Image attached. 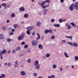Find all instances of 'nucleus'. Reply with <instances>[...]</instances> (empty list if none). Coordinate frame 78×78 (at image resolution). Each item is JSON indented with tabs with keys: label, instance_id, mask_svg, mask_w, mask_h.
Masks as SVG:
<instances>
[{
	"label": "nucleus",
	"instance_id": "f257e3e1",
	"mask_svg": "<svg viewBox=\"0 0 78 78\" xmlns=\"http://www.w3.org/2000/svg\"><path fill=\"white\" fill-rule=\"evenodd\" d=\"M34 66H35V68L37 70H39L41 66L40 64H39V61L36 60L34 62Z\"/></svg>",
	"mask_w": 78,
	"mask_h": 78
},
{
	"label": "nucleus",
	"instance_id": "f03ea898",
	"mask_svg": "<svg viewBox=\"0 0 78 78\" xmlns=\"http://www.w3.org/2000/svg\"><path fill=\"white\" fill-rule=\"evenodd\" d=\"M25 34H23L19 36L18 38V41L23 40V39L24 37H25Z\"/></svg>",
	"mask_w": 78,
	"mask_h": 78
},
{
	"label": "nucleus",
	"instance_id": "7ed1b4c3",
	"mask_svg": "<svg viewBox=\"0 0 78 78\" xmlns=\"http://www.w3.org/2000/svg\"><path fill=\"white\" fill-rule=\"evenodd\" d=\"M31 43L33 46H34L37 45L38 44V42L36 40H33L32 41Z\"/></svg>",
	"mask_w": 78,
	"mask_h": 78
},
{
	"label": "nucleus",
	"instance_id": "20e7f679",
	"mask_svg": "<svg viewBox=\"0 0 78 78\" xmlns=\"http://www.w3.org/2000/svg\"><path fill=\"white\" fill-rule=\"evenodd\" d=\"M74 5L75 10L78 11V2H76Z\"/></svg>",
	"mask_w": 78,
	"mask_h": 78
},
{
	"label": "nucleus",
	"instance_id": "39448f33",
	"mask_svg": "<svg viewBox=\"0 0 78 78\" xmlns=\"http://www.w3.org/2000/svg\"><path fill=\"white\" fill-rule=\"evenodd\" d=\"M74 4H73V3L69 7V9L70 11H73V9H74Z\"/></svg>",
	"mask_w": 78,
	"mask_h": 78
},
{
	"label": "nucleus",
	"instance_id": "423d86ee",
	"mask_svg": "<svg viewBox=\"0 0 78 78\" xmlns=\"http://www.w3.org/2000/svg\"><path fill=\"white\" fill-rule=\"evenodd\" d=\"M48 11V9H45L43 12V14L44 16H46L47 14V12Z\"/></svg>",
	"mask_w": 78,
	"mask_h": 78
},
{
	"label": "nucleus",
	"instance_id": "0eeeda50",
	"mask_svg": "<svg viewBox=\"0 0 78 78\" xmlns=\"http://www.w3.org/2000/svg\"><path fill=\"white\" fill-rule=\"evenodd\" d=\"M66 27H67V30H70L71 29L72 27H71V26L70 25L68 24L67 23H66Z\"/></svg>",
	"mask_w": 78,
	"mask_h": 78
},
{
	"label": "nucleus",
	"instance_id": "6e6552de",
	"mask_svg": "<svg viewBox=\"0 0 78 78\" xmlns=\"http://www.w3.org/2000/svg\"><path fill=\"white\" fill-rule=\"evenodd\" d=\"M5 39L4 35L2 34H0V40H3Z\"/></svg>",
	"mask_w": 78,
	"mask_h": 78
},
{
	"label": "nucleus",
	"instance_id": "1a4fd4ad",
	"mask_svg": "<svg viewBox=\"0 0 78 78\" xmlns=\"http://www.w3.org/2000/svg\"><path fill=\"white\" fill-rule=\"evenodd\" d=\"M6 53V50L5 49H4L2 52H0V54H2V55H3V54H5Z\"/></svg>",
	"mask_w": 78,
	"mask_h": 78
},
{
	"label": "nucleus",
	"instance_id": "9d476101",
	"mask_svg": "<svg viewBox=\"0 0 78 78\" xmlns=\"http://www.w3.org/2000/svg\"><path fill=\"white\" fill-rule=\"evenodd\" d=\"M27 30H28V31H31L32 30V29H33V27H27Z\"/></svg>",
	"mask_w": 78,
	"mask_h": 78
},
{
	"label": "nucleus",
	"instance_id": "9b49d317",
	"mask_svg": "<svg viewBox=\"0 0 78 78\" xmlns=\"http://www.w3.org/2000/svg\"><path fill=\"white\" fill-rule=\"evenodd\" d=\"M63 54L65 56L66 58H69V55H68L67 53L66 52H65L63 53Z\"/></svg>",
	"mask_w": 78,
	"mask_h": 78
},
{
	"label": "nucleus",
	"instance_id": "f8f14e48",
	"mask_svg": "<svg viewBox=\"0 0 78 78\" xmlns=\"http://www.w3.org/2000/svg\"><path fill=\"white\" fill-rule=\"evenodd\" d=\"M45 1H44L43 2H42V3H41L40 4V6H41V7H42V8H44V6H44V4H45Z\"/></svg>",
	"mask_w": 78,
	"mask_h": 78
},
{
	"label": "nucleus",
	"instance_id": "ddd939ff",
	"mask_svg": "<svg viewBox=\"0 0 78 78\" xmlns=\"http://www.w3.org/2000/svg\"><path fill=\"white\" fill-rule=\"evenodd\" d=\"M20 11H25V8L23 7H21L20 8Z\"/></svg>",
	"mask_w": 78,
	"mask_h": 78
},
{
	"label": "nucleus",
	"instance_id": "4468645a",
	"mask_svg": "<svg viewBox=\"0 0 78 78\" xmlns=\"http://www.w3.org/2000/svg\"><path fill=\"white\" fill-rule=\"evenodd\" d=\"M37 37H37L36 38V40H37L38 39H40V38L41 37V36H40V34L39 33H37Z\"/></svg>",
	"mask_w": 78,
	"mask_h": 78
},
{
	"label": "nucleus",
	"instance_id": "2eb2a0df",
	"mask_svg": "<svg viewBox=\"0 0 78 78\" xmlns=\"http://www.w3.org/2000/svg\"><path fill=\"white\" fill-rule=\"evenodd\" d=\"M18 26H19V24H15L13 25V27L15 29H16V28H17Z\"/></svg>",
	"mask_w": 78,
	"mask_h": 78
},
{
	"label": "nucleus",
	"instance_id": "dca6fc26",
	"mask_svg": "<svg viewBox=\"0 0 78 78\" xmlns=\"http://www.w3.org/2000/svg\"><path fill=\"white\" fill-rule=\"evenodd\" d=\"M20 74L22 76H25V72L24 71H21L20 72Z\"/></svg>",
	"mask_w": 78,
	"mask_h": 78
},
{
	"label": "nucleus",
	"instance_id": "f3484780",
	"mask_svg": "<svg viewBox=\"0 0 78 78\" xmlns=\"http://www.w3.org/2000/svg\"><path fill=\"white\" fill-rule=\"evenodd\" d=\"M65 37L66 38H67V39H70V40H72V36H66Z\"/></svg>",
	"mask_w": 78,
	"mask_h": 78
},
{
	"label": "nucleus",
	"instance_id": "a211bd4d",
	"mask_svg": "<svg viewBox=\"0 0 78 78\" xmlns=\"http://www.w3.org/2000/svg\"><path fill=\"white\" fill-rule=\"evenodd\" d=\"M45 56L46 58H48L50 57V54L48 53H47L45 54Z\"/></svg>",
	"mask_w": 78,
	"mask_h": 78
},
{
	"label": "nucleus",
	"instance_id": "6ab92c4d",
	"mask_svg": "<svg viewBox=\"0 0 78 78\" xmlns=\"http://www.w3.org/2000/svg\"><path fill=\"white\" fill-rule=\"evenodd\" d=\"M70 24L73 27H76V24L74 23L73 22H72L70 23Z\"/></svg>",
	"mask_w": 78,
	"mask_h": 78
},
{
	"label": "nucleus",
	"instance_id": "aec40b11",
	"mask_svg": "<svg viewBox=\"0 0 78 78\" xmlns=\"http://www.w3.org/2000/svg\"><path fill=\"white\" fill-rule=\"evenodd\" d=\"M72 47H78V44L76 43H73Z\"/></svg>",
	"mask_w": 78,
	"mask_h": 78
},
{
	"label": "nucleus",
	"instance_id": "412c9836",
	"mask_svg": "<svg viewBox=\"0 0 78 78\" xmlns=\"http://www.w3.org/2000/svg\"><path fill=\"white\" fill-rule=\"evenodd\" d=\"M38 48H40V49H42V48H43V46L42 44H40L38 45Z\"/></svg>",
	"mask_w": 78,
	"mask_h": 78
},
{
	"label": "nucleus",
	"instance_id": "4be33fe9",
	"mask_svg": "<svg viewBox=\"0 0 78 78\" xmlns=\"http://www.w3.org/2000/svg\"><path fill=\"white\" fill-rule=\"evenodd\" d=\"M48 78H55V75H52L51 76H48Z\"/></svg>",
	"mask_w": 78,
	"mask_h": 78
},
{
	"label": "nucleus",
	"instance_id": "5701e85b",
	"mask_svg": "<svg viewBox=\"0 0 78 78\" xmlns=\"http://www.w3.org/2000/svg\"><path fill=\"white\" fill-rule=\"evenodd\" d=\"M41 25V23L39 22H37V27H39Z\"/></svg>",
	"mask_w": 78,
	"mask_h": 78
},
{
	"label": "nucleus",
	"instance_id": "b1692460",
	"mask_svg": "<svg viewBox=\"0 0 78 78\" xmlns=\"http://www.w3.org/2000/svg\"><path fill=\"white\" fill-rule=\"evenodd\" d=\"M21 48L20 47H18L16 48V51H19L20 50Z\"/></svg>",
	"mask_w": 78,
	"mask_h": 78
},
{
	"label": "nucleus",
	"instance_id": "393cba45",
	"mask_svg": "<svg viewBox=\"0 0 78 78\" xmlns=\"http://www.w3.org/2000/svg\"><path fill=\"white\" fill-rule=\"evenodd\" d=\"M54 27H60V24H55L54 25Z\"/></svg>",
	"mask_w": 78,
	"mask_h": 78
},
{
	"label": "nucleus",
	"instance_id": "a878e982",
	"mask_svg": "<svg viewBox=\"0 0 78 78\" xmlns=\"http://www.w3.org/2000/svg\"><path fill=\"white\" fill-rule=\"evenodd\" d=\"M52 68L54 69H56L57 68V66L56 64H53L52 65Z\"/></svg>",
	"mask_w": 78,
	"mask_h": 78
},
{
	"label": "nucleus",
	"instance_id": "bb28decb",
	"mask_svg": "<svg viewBox=\"0 0 78 78\" xmlns=\"http://www.w3.org/2000/svg\"><path fill=\"white\" fill-rule=\"evenodd\" d=\"M10 6L11 5H6V7L4 8V9H7L8 8H10Z\"/></svg>",
	"mask_w": 78,
	"mask_h": 78
},
{
	"label": "nucleus",
	"instance_id": "cd10ccee",
	"mask_svg": "<svg viewBox=\"0 0 78 78\" xmlns=\"http://www.w3.org/2000/svg\"><path fill=\"white\" fill-rule=\"evenodd\" d=\"M24 17L25 18H27L28 17V14L27 13L25 14L24 15Z\"/></svg>",
	"mask_w": 78,
	"mask_h": 78
},
{
	"label": "nucleus",
	"instance_id": "c85d7f7f",
	"mask_svg": "<svg viewBox=\"0 0 78 78\" xmlns=\"http://www.w3.org/2000/svg\"><path fill=\"white\" fill-rule=\"evenodd\" d=\"M2 6H3V7H4V8H5V7H6L7 5L6 4L3 3L2 4Z\"/></svg>",
	"mask_w": 78,
	"mask_h": 78
},
{
	"label": "nucleus",
	"instance_id": "c756f323",
	"mask_svg": "<svg viewBox=\"0 0 78 78\" xmlns=\"http://www.w3.org/2000/svg\"><path fill=\"white\" fill-rule=\"evenodd\" d=\"M3 31H5L6 30V27L3 26L2 27Z\"/></svg>",
	"mask_w": 78,
	"mask_h": 78
},
{
	"label": "nucleus",
	"instance_id": "7c9ffc66",
	"mask_svg": "<svg viewBox=\"0 0 78 78\" xmlns=\"http://www.w3.org/2000/svg\"><path fill=\"white\" fill-rule=\"evenodd\" d=\"M31 62V59L30 58L28 59L27 60V62L28 63H30Z\"/></svg>",
	"mask_w": 78,
	"mask_h": 78
},
{
	"label": "nucleus",
	"instance_id": "2f4dec72",
	"mask_svg": "<svg viewBox=\"0 0 78 78\" xmlns=\"http://www.w3.org/2000/svg\"><path fill=\"white\" fill-rule=\"evenodd\" d=\"M74 59L75 61H78V56H77L74 57Z\"/></svg>",
	"mask_w": 78,
	"mask_h": 78
},
{
	"label": "nucleus",
	"instance_id": "473e14b6",
	"mask_svg": "<svg viewBox=\"0 0 78 78\" xmlns=\"http://www.w3.org/2000/svg\"><path fill=\"white\" fill-rule=\"evenodd\" d=\"M67 43L69 45H71V46L72 47V45H73V43L72 42H68Z\"/></svg>",
	"mask_w": 78,
	"mask_h": 78
},
{
	"label": "nucleus",
	"instance_id": "72a5a7b5",
	"mask_svg": "<svg viewBox=\"0 0 78 78\" xmlns=\"http://www.w3.org/2000/svg\"><path fill=\"white\" fill-rule=\"evenodd\" d=\"M16 49H13L12 51V53H13V54H15L16 53Z\"/></svg>",
	"mask_w": 78,
	"mask_h": 78
},
{
	"label": "nucleus",
	"instance_id": "f704fd0d",
	"mask_svg": "<svg viewBox=\"0 0 78 78\" xmlns=\"http://www.w3.org/2000/svg\"><path fill=\"white\" fill-rule=\"evenodd\" d=\"M58 69L60 70V71H62L63 70V68L62 67H60Z\"/></svg>",
	"mask_w": 78,
	"mask_h": 78
},
{
	"label": "nucleus",
	"instance_id": "c9c22d12",
	"mask_svg": "<svg viewBox=\"0 0 78 78\" xmlns=\"http://www.w3.org/2000/svg\"><path fill=\"white\" fill-rule=\"evenodd\" d=\"M1 75L2 77V78H5V74H1Z\"/></svg>",
	"mask_w": 78,
	"mask_h": 78
},
{
	"label": "nucleus",
	"instance_id": "e433bc0d",
	"mask_svg": "<svg viewBox=\"0 0 78 78\" xmlns=\"http://www.w3.org/2000/svg\"><path fill=\"white\" fill-rule=\"evenodd\" d=\"M0 14L1 15H3L4 14V13H3V12L2 10H0Z\"/></svg>",
	"mask_w": 78,
	"mask_h": 78
},
{
	"label": "nucleus",
	"instance_id": "4c0bfd02",
	"mask_svg": "<svg viewBox=\"0 0 78 78\" xmlns=\"http://www.w3.org/2000/svg\"><path fill=\"white\" fill-rule=\"evenodd\" d=\"M59 22H60V23H61L63 22V20L62 19L60 18L59 19Z\"/></svg>",
	"mask_w": 78,
	"mask_h": 78
},
{
	"label": "nucleus",
	"instance_id": "58836bf2",
	"mask_svg": "<svg viewBox=\"0 0 78 78\" xmlns=\"http://www.w3.org/2000/svg\"><path fill=\"white\" fill-rule=\"evenodd\" d=\"M45 3H50V0H46L45 1H44Z\"/></svg>",
	"mask_w": 78,
	"mask_h": 78
},
{
	"label": "nucleus",
	"instance_id": "ea45409f",
	"mask_svg": "<svg viewBox=\"0 0 78 78\" xmlns=\"http://www.w3.org/2000/svg\"><path fill=\"white\" fill-rule=\"evenodd\" d=\"M44 33L45 34H47L48 33V30H45L44 31Z\"/></svg>",
	"mask_w": 78,
	"mask_h": 78
},
{
	"label": "nucleus",
	"instance_id": "a19ab883",
	"mask_svg": "<svg viewBox=\"0 0 78 78\" xmlns=\"http://www.w3.org/2000/svg\"><path fill=\"white\" fill-rule=\"evenodd\" d=\"M27 34L28 35H30V31L29 30H27Z\"/></svg>",
	"mask_w": 78,
	"mask_h": 78
},
{
	"label": "nucleus",
	"instance_id": "79ce46f5",
	"mask_svg": "<svg viewBox=\"0 0 78 78\" xmlns=\"http://www.w3.org/2000/svg\"><path fill=\"white\" fill-rule=\"evenodd\" d=\"M13 34H14V33L12 32L10 33L9 34V36H11L12 35H13Z\"/></svg>",
	"mask_w": 78,
	"mask_h": 78
},
{
	"label": "nucleus",
	"instance_id": "37998d69",
	"mask_svg": "<svg viewBox=\"0 0 78 78\" xmlns=\"http://www.w3.org/2000/svg\"><path fill=\"white\" fill-rule=\"evenodd\" d=\"M28 47V45L27 44H26L24 46V48H27Z\"/></svg>",
	"mask_w": 78,
	"mask_h": 78
},
{
	"label": "nucleus",
	"instance_id": "c03bdc74",
	"mask_svg": "<svg viewBox=\"0 0 78 78\" xmlns=\"http://www.w3.org/2000/svg\"><path fill=\"white\" fill-rule=\"evenodd\" d=\"M48 33H51L53 31V30H48Z\"/></svg>",
	"mask_w": 78,
	"mask_h": 78
},
{
	"label": "nucleus",
	"instance_id": "a18cd8bd",
	"mask_svg": "<svg viewBox=\"0 0 78 78\" xmlns=\"http://www.w3.org/2000/svg\"><path fill=\"white\" fill-rule=\"evenodd\" d=\"M11 17H15V14L12 13L11 14Z\"/></svg>",
	"mask_w": 78,
	"mask_h": 78
},
{
	"label": "nucleus",
	"instance_id": "49530a36",
	"mask_svg": "<svg viewBox=\"0 0 78 78\" xmlns=\"http://www.w3.org/2000/svg\"><path fill=\"white\" fill-rule=\"evenodd\" d=\"M7 41L9 42H10L11 41V40L9 38H8L7 39Z\"/></svg>",
	"mask_w": 78,
	"mask_h": 78
},
{
	"label": "nucleus",
	"instance_id": "de8ad7c7",
	"mask_svg": "<svg viewBox=\"0 0 78 78\" xmlns=\"http://www.w3.org/2000/svg\"><path fill=\"white\" fill-rule=\"evenodd\" d=\"M49 4H48L46 6H44L43 8V9H45V8H48V7H49Z\"/></svg>",
	"mask_w": 78,
	"mask_h": 78
},
{
	"label": "nucleus",
	"instance_id": "09e8293b",
	"mask_svg": "<svg viewBox=\"0 0 78 78\" xmlns=\"http://www.w3.org/2000/svg\"><path fill=\"white\" fill-rule=\"evenodd\" d=\"M33 75L34 76H37V73H33Z\"/></svg>",
	"mask_w": 78,
	"mask_h": 78
},
{
	"label": "nucleus",
	"instance_id": "8fccbe9b",
	"mask_svg": "<svg viewBox=\"0 0 78 78\" xmlns=\"http://www.w3.org/2000/svg\"><path fill=\"white\" fill-rule=\"evenodd\" d=\"M51 22L53 23L54 22H55V19H52L51 20Z\"/></svg>",
	"mask_w": 78,
	"mask_h": 78
},
{
	"label": "nucleus",
	"instance_id": "3c124183",
	"mask_svg": "<svg viewBox=\"0 0 78 78\" xmlns=\"http://www.w3.org/2000/svg\"><path fill=\"white\" fill-rule=\"evenodd\" d=\"M11 62H9L8 64V66H11Z\"/></svg>",
	"mask_w": 78,
	"mask_h": 78
},
{
	"label": "nucleus",
	"instance_id": "603ef678",
	"mask_svg": "<svg viewBox=\"0 0 78 78\" xmlns=\"http://www.w3.org/2000/svg\"><path fill=\"white\" fill-rule=\"evenodd\" d=\"M2 55H3L2 54H0V56L1 59H3V56H2Z\"/></svg>",
	"mask_w": 78,
	"mask_h": 78
},
{
	"label": "nucleus",
	"instance_id": "864d4df0",
	"mask_svg": "<svg viewBox=\"0 0 78 78\" xmlns=\"http://www.w3.org/2000/svg\"><path fill=\"white\" fill-rule=\"evenodd\" d=\"M30 51H31L30 50V49H28L27 51V53H30Z\"/></svg>",
	"mask_w": 78,
	"mask_h": 78
},
{
	"label": "nucleus",
	"instance_id": "5fc2aeb1",
	"mask_svg": "<svg viewBox=\"0 0 78 78\" xmlns=\"http://www.w3.org/2000/svg\"><path fill=\"white\" fill-rule=\"evenodd\" d=\"M15 67H18V64H15L14 65Z\"/></svg>",
	"mask_w": 78,
	"mask_h": 78
},
{
	"label": "nucleus",
	"instance_id": "6e6d98bb",
	"mask_svg": "<svg viewBox=\"0 0 78 78\" xmlns=\"http://www.w3.org/2000/svg\"><path fill=\"white\" fill-rule=\"evenodd\" d=\"M55 36H53L51 37V39H55Z\"/></svg>",
	"mask_w": 78,
	"mask_h": 78
},
{
	"label": "nucleus",
	"instance_id": "4d7b16f0",
	"mask_svg": "<svg viewBox=\"0 0 78 78\" xmlns=\"http://www.w3.org/2000/svg\"><path fill=\"white\" fill-rule=\"evenodd\" d=\"M18 61L17 60H16L15 62V64H18Z\"/></svg>",
	"mask_w": 78,
	"mask_h": 78
},
{
	"label": "nucleus",
	"instance_id": "13d9d810",
	"mask_svg": "<svg viewBox=\"0 0 78 78\" xmlns=\"http://www.w3.org/2000/svg\"><path fill=\"white\" fill-rule=\"evenodd\" d=\"M7 64H8V63H7L6 62H5L4 63V66H7Z\"/></svg>",
	"mask_w": 78,
	"mask_h": 78
},
{
	"label": "nucleus",
	"instance_id": "bf43d9fd",
	"mask_svg": "<svg viewBox=\"0 0 78 78\" xmlns=\"http://www.w3.org/2000/svg\"><path fill=\"white\" fill-rule=\"evenodd\" d=\"M21 44L22 45H25V42L24 41H23L22 42Z\"/></svg>",
	"mask_w": 78,
	"mask_h": 78
},
{
	"label": "nucleus",
	"instance_id": "052dcab7",
	"mask_svg": "<svg viewBox=\"0 0 78 78\" xmlns=\"http://www.w3.org/2000/svg\"><path fill=\"white\" fill-rule=\"evenodd\" d=\"M7 23H9L10 22V21L9 20H8L6 21Z\"/></svg>",
	"mask_w": 78,
	"mask_h": 78
},
{
	"label": "nucleus",
	"instance_id": "680f3d73",
	"mask_svg": "<svg viewBox=\"0 0 78 78\" xmlns=\"http://www.w3.org/2000/svg\"><path fill=\"white\" fill-rule=\"evenodd\" d=\"M32 3H34L35 2V0H31Z\"/></svg>",
	"mask_w": 78,
	"mask_h": 78
},
{
	"label": "nucleus",
	"instance_id": "e2e57ef3",
	"mask_svg": "<svg viewBox=\"0 0 78 78\" xmlns=\"http://www.w3.org/2000/svg\"><path fill=\"white\" fill-rule=\"evenodd\" d=\"M32 34L33 36H34V34H35V32H34L32 33Z\"/></svg>",
	"mask_w": 78,
	"mask_h": 78
},
{
	"label": "nucleus",
	"instance_id": "0e129e2a",
	"mask_svg": "<svg viewBox=\"0 0 78 78\" xmlns=\"http://www.w3.org/2000/svg\"><path fill=\"white\" fill-rule=\"evenodd\" d=\"M64 0H60V2H61V3H63Z\"/></svg>",
	"mask_w": 78,
	"mask_h": 78
},
{
	"label": "nucleus",
	"instance_id": "69168bd1",
	"mask_svg": "<svg viewBox=\"0 0 78 78\" xmlns=\"http://www.w3.org/2000/svg\"><path fill=\"white\" fill-rule=\"evenodd\" d=\"M12 32H14V31H15V29H12Z\"/></svg>",
	"mask_w": 78,
	"mask_h": 78
},
{
	"label": "nucleus",
	"instance_id": "338daca9",
	"mask_svg": "<svg viewBox=\"0 0 78 78\" xmlns=\"http://www.w3.org/2000/svg\"><path fill=\"white\" fill-rule=\"evenodd\" d=\"M67 20V19H64L63 20V22H65V21H66Z\"/></svg>",
	"mask_w": 78,
	"mask_h": 78
},
{
	"label": "nucleus",
	"instance_id": "774afa93",
	"mask_svg": "<svg viewBox=\"0 0 78 78\" xmlns=\"http://www.w3.org/2000/svg\"><path fill=\"white\" fill-rule=\"evenodd\" d=\"M38 78H44L42 76H40L38 77Z\"/></svg>",
	"mask_w": 78,
	"mask_h": 78
}]
</instances>
